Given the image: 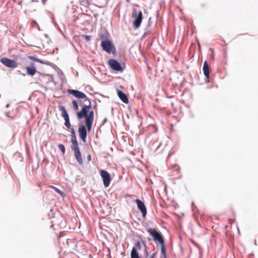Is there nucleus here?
<instances>
[{"mask_svg":"<svg viewBox=\"0 0 258 258\" xmlns=\"http://www.w3.org/2000/svg\"><path fill=\"white\" fill-rule=\"evenodd\" d=\"M72 104L73 107L75 110H77L79 109L78 103L75 100H73Z\"/></svg>","mask_w":258,"mask_h":258,"instance_id":"obj_18","label":"nucleus"},{"mask_svg":"<svg viewBox=\"0 0 258 258\" xmlns=\"http://www.w3.org/2000/svg\"><path fill=\"white\" fill-rule=\"evenodd\" d=\"M110 68L115 71L122 72L123 71L121 64L114 59H110L108 61Z\"/></svg>","mask_w":258,"mask_h":258,"instance_id":"obj_7","label":"nucleus"},{"mask_svg":"<svg viewBox=\"0 0 258 258\" xmlns=\"http://www.w3.org/2000/svg\"><path fill=\"white\" fill-rule=\"evenodd\" d=\"M21 3H22V2H20L19 3V4H20V5H21Z\"/></svg>","mask_w":258,"mask_h":258,"instance_id":"obj_27","label":"nucleus"},{"mask_svg":"<svg viewBox=\"0 0 258 258\" xmlns=\"http://www.w3.org/2000/svg\"><path fill=\"white\" fill-rule=\"evenodd\" d=\"M29 58L32 60H33V61H36V62H41V60H40L38 58H35L34 57V56H29Z\"/></svg>","mask_w":258,"mask_h":258,"instance_id":"obj_21","label":"nucleus"},{"mask_svg":"<svg viewBox=\"0 0 258 258\" xmlns=\"http://www.w3.org/2000/svg\"><path fill=\"white\" fill-rule=\"evenodd\" d=\"M26 72L28 75L33 76L36 72V68L34 63L31 62L30 65L26 67Z\"/></svg>","mask_w":258,"mask_h":258,"instance_id":"obj_12","label":"nucleus"},{"mask_svg":"<svg viewBox=\"0 0 258 258\" xmlns=\"http://www.w3.org/2000/svg\"><path fill=\"white\" fill-rule=\"evenodd\" d=\"M72 150L74 152V156L75 158L79 162V164H82L83 163V160L81 157V154L80 151L79 147H76L74 148H72Z\"/></svg>","mask_w":258,"mask_h":258,"instance_id":"obj_11","label":"nucleus"},{"mask_svg":"<svg viewBox=\"0 0 258 258\" xmlns=\"http://www.w3.org/2000/svg\"><path fill=\"white\" fill-rule=\"evenodd\" d=\"M148 232L153 236L155 241H158L161 245H163L164 240L162 235L154 228H149Z\"/></svg>","mask_w":258,"mask_h":258,"instance_id":"obj_4","label":"nucleus"},{"mask_svg":"<svg viewBox=\"0 0 258 258\" xmlns=\"http://www.w3.org/2000/svg\"><path fill=\"white\" fill-rule=\"evenodd\" d=\"M132 18L134 19L133 22V27L135 29L139 28L141 26L143 19L142 11H140L138 12L136 9H134L132 14Z\"/></svg>","mask_w":258,"mask_h":258,"instance_id":"obj_2","label":"nucleus"},{"mask_svg":"<svg viewBox=\"0 0 258 258\" xmlns=\"http://www.w3.org/2000/svg\"><path fill=\"white\" fill-rule=\"evenodd\" d=\"M87 160L88 161H90L91 160V156L90 154L88 155L87 156Z\"/></svg>","mask_w":258,"mask_h":258,"instance_id":"obj_25","label":"nucleus"},{"mask_svg":"<svg viewBox=\"0 0 258 258\" xmlns=\"http://www.w3.org/2000/svg\"><path fill=\"white\" fill-rule=\"evenodd\" d=\"M81 37L82 38H85V39L87 41H89L91 39V36H89V35H82L81 36Z\"/></svg>","mask_w":258,"mask_h":258,"instance_id":"obj_22","label":"nucleus"},{"mask_svg":"<svg viewBox=\"0 0 258 258\" xmlns=\"http://www.w3.org/2000/svg\"><path fill=\"white\" fill-rule=\"evenodd\" d=\"M0 62L8 68H16L18 67V64L14 60L7 57L2 58Z\"/></svg>","mask_w":258,"mask_h":258,"instance_id":"obj_6","label":"nucleus"},{"mask_svg":"<svg viewBox=\"0 0 258 258\" xmlns=\"http://www.w3.org/2000/svg\"><path fill=\"white\" fill-rule=\"evenodd\" d=\"M131 256V258H141L139 255V253L138 252L137 249L134 247L132 248Z\"/></svg>","mask_w":258,"mask_h":258,"instance_id":"obj_15","label":"nucleus"},{"mask_svg":"<svg viewBox=\"0 0 258 258\" xmlns=\"http://www.w3.org/2000/svg\"><path fill=\"white\" fill-rule=\"evenodd\" d=\"M59 110H61L62 112L61 115L65 120V122H64L65 125L67 126V127L68 128H72L71 125V123L70 122L69 116L68 113L67 111H66L64 107L63 106H60L59 107Z\"/></svg>","mask_w":258,"mask_h":258,"instance_id":"obj_8","label":"nucleus"},{"mask_svg":"<svg viewBox=\"0 0 258 258\" xmlns=\"http://www.w3.org/2000/svg\"><path fill=\"white\" fill-rule=\"evenodd\" d=\"M87 130H88L87 127L85 125H81L79 126L78 129V133L80 138L82 140L84 143L86 142L87 138Z\"/></svg>","mask_w":258,"mask_h":258,"instance_id":"obj_9","label":"nucleus"},{"mask_svg":"<svg viewBox=\"0 0 258 258\" xmlns=\"http://www.w3.org/2000/svg\"><path fill=\"white\" fill-rule=\"evenodd\" d=\"M100 176L102 178L104 186L107 187L110 184L111 180L110 174L106 170H101L100 171Z\"/></svg>","mask_w":258,"mask_h":258,"instance_id":"obj_5","label":"nucleus"},{"mask_svg":"<svg viewBox=\"0 0 258 258\" xmlns=\"http://www.w3.org/2000/svg\"><path fill=\"white\" fill-rule=\"evenodd\" d=\"M68 93L73 95L78 99H84V102H87L81 110L77 113L79 119L85 118V122L88 128V132L91 131L93 120L94 112L91 108V102L87 96L82 92L77 90L70 89L68 91Z\"/></svg>","mask_w":258,"mask_h":258,"instance_id":"obj_1","label":"nucleus"},{"mask_svg":"<svg viewBox=\"0 0 258 258\" xmlns=\"http://www.w3.org/2000/svg\"><path fill=\"white\" fill-rule=\"evenodd\" d=\"M136 246L138 249L140 250L141 249V244L139 241H138L137 242V243L136 244Z\"/></svg>","mask_w":258,"mask_h":258,"instance_id":"obj_23","label":"nucleus"},{"mask_svg":"<svg viewBox=\"0 0 258 258\" xmlns=\"http://www.w3.org/2000/svg\"><path fill=\"white\" fill-rule=\"evenodd\" d=\"M137 205L138 209L142 213L143 217H145L147 214V209L144 203L139 199H137L135 201Z\"/></svg>","mask_w":258,"mask_h":258,"instance_id":"obj_10","label":"nucleus"},{"mask_svg":"<svg viewBox=\"0 0 258 258\" xmlns=\"http://www.w3.org/2000/svg\"><path fill=\"white\" fill-rule=\"evenodd\" d=\"M161 246L162 254L164 256L165 258H166V250L164 247V243L163 245H161Z\"/></svg>","mask_w":258,"mask_h":258,"instance_id":"obj_20","label":"nucleus"},{"mask_svg":"<svg viewBox=\"0 0 258 258\" xmlns=\"http://www.w3.org/2000/svg\"><path fill=\"white\" fill-rule=\"evenodd\" d=\"M59 149L62 152L63 154H64L66 150L65 147L62 144H59L58 146Z\"/></svg>","mask_w":258,"mask_h":258,"instance_id":"obj_19","label":"nucleus"},{"mask_svg":"<svg viewBox=\"0 0 258 258\" xmlns=\"http://www.w3.org/2000/svg\"><path fill=\"white\" fill-rule=\"evenodd\" d=\"M101 40V46L104 50L108 53L113 52L115 50L113 43L107 39L106 35H101L100 36Z\"/></svg>","mask_w":258,"mask_h":258,"instance_id":"obj_3","label":"nucleus"},{"mask_svg":"<svg viewBox=\"0 0 258 258\" xmlns=\"http://www.w3.org/2000/svg\"><path fill=\"white\" fill-rule=\"evenodd\" d=\"M50 187L54 189L55 191H56L57 193L60 194L62 197H64L66 196L65 194L62 191L60 190L59 189H58L56 187L51 185L50 186Z\"/></svg>","mask_w":258,"mask_h":258,"instance_id":"obj_17","label":"nucleus"},{"mask_svg":"<svg viewBox=\"0 0 258 258\" xmlns=\"http://www.w3.org/2000/svg\"><path fill=\"white\" fill-rule=\"evenodd\" d=\"M117 95L120 100L125 103H128V100L126 95L121 91H117Z\"/></svg>","mask_w":258,"mask_h":258,"instance_id":"obj_13","label":"nucleus"},{"mask_svg":"<svg viewBox=\"0 0 258 258\" xmlns=\"http://www.w3.org/2000/svg\"><path fill=\"white\" fill-rule=\"evenodd\" d=\"M71 137V142L72 143V149L79 147L78 142L77 140L76 136Z\"/></svg>","mask_w":258,"mask_h":258,"instance_id":"obj_16","label":"nucleus"},{"mask_svg":"<svg viewBox=\"0 0 258 258\" xmlns=\"http://www.w3.org/2000/svg\"><path fill=\"white\" fill-rule=\"evenodd\" d=\"M157 254V252H154L152 256H150V258H153L154 256H155Z\"/></svg>","mask_w":258,"mask_h":258,"instance_id":"obj_26","label":"nucleus"},{"mask_svg":"<svg viewBox=\"0 0 258 258\" xmlns=\"http://www.w3.org/2000/svg\"><path fill=\"white\" fill-rule=\"evenodd\" d=\"M71 129V137L76 136V133L74 129V128L72 127Z\"/></svg>","mask_w":258,"mask_h":258,"instance_id":"obj_24","label":"nucleus"},{"mask_svg":"<svg viewBox=\"0 0 258 258\" xmlns=\"http://www.w3.org/2000/svg\"><path fill=\"white\" fill-rule=\"evenodd\" d=\"M203 70L205 76L208 79L209 78V67L206 61L204 62Z\"/></svg>","mask_w":258,"mask_h":258,"instance_id":"obj_14","label":"nucleus"}]
</instances>
